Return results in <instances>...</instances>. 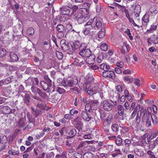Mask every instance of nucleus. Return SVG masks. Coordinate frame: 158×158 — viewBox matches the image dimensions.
I'll use <instances>...</instances> for the list:
<instances>
[{"instance_id": "nucleus-25", "label": "nucleus", "mask_w": 158, "mask_h": 158, "mask_svg": "<svg viewBox=\"0 0 158 158\" xmlns=\"http://www.w3.org/2000/svg\"><path fill=\"white\" fill-rule=\"evenodd\" d=\"M31 113L36 118L40 114L41 111L40 110H35L33 107H31Z\"/></svg>"}, {"instance_id": "nucleus-38", "label": "nucleus", "mask_w": 158, "mask_h": 158, "mask_svg": "<svg viewBox=\"0 0 158 158\" xmlns=\"http://www.w3.org/2000/svg\"><path fill=\"white\" fill-rule=\"evenodd\" d=\"M91 26H89L86 27L85 28H84L83 30V32L85 35H87L89 34L91 30Z\"/></svg>"}, {"instance_id": "nucleus-40", "label": "nucleus", "mask_w": 158, "mask_h": 158, "mask_svg": "<svg viewBox=\"0 0 158 158\" xmlns=\"http://www.w3.org/2000/svg\"><path fill=\"white\" fill-rule=\"evenodd\" d=\"M26 32L28 35H33L34 33V30L32 27H30L27 30Z\"/></svg>"}, {"instance_id": "nucleus-30", "label": "nucleus", "mask_w": 158, "mask_h": 158, "mask_svg": "<svg viewBox=\"0 0 158 158\" xmlns=\"http://www.w3.org/2000/svg\"><path fill=\"white\" fill-rule=\"evenodd\" d=\"M137 110H138V106H137L134 108V110L131 116V118H134V117L135 116L136 114L137 113V115L136 116V121L138 119V112L137 113Z\"/></svg>"}, {"instance_id": "nucleus-52", "label": "nucleus", "mask_w": 158, "mask_h": 158, "mask_svg": "<svg viewBox=\"0 0 158 158\" xmlns=\"http://www.w3.org/2000/svg\"><path fill=\"white\" fill-rule=\"evenodd\" d=\"M100 47L102 50L105 51H107L108 49V46L105 43H103L101 45Z\"/></svg>"}, {"instance_id": "nucleus-29", "label": "nucleus", "mask_w": 158, "mask_h": 158, "mask_svg": "<svg viewBox=\"0 0 158 158\" xmlns=\"http://www.w3.org/2000/svg\"><path fill=\"white\" fill-rule=\"evenodd\" d=\"M150 116L152 123L154 124H156L158 123V119L156 116L154 114H152Z\"/></svg>"}, {"instance_id": "nucleus-63", "label": "nucleus", "mask_w": 158, "mask_h": 158, "mask_svg": "<svg viewBox=\"0 0 158 158\" xmlns=\"http://www.w3.org/2000/svg\"><path fill=\"white\" fill-rule=\"evenodd\" d=\"M116 66L120 68H122L123 66V62L119 61L116 63Z\"/></svg>"}, {"instance_id": "nucleus-59", "label": "nucleus", "mask_w": 158, "mask_h": 158, "mask_svg": "<svg viewBox=\"0 0 158 158\" xmlns=\"http://www.w3.org/2000/svg\"><path fill=\"white\" fill-rule=\"evenodd\" d=\"M151 124V118H150V116H148L147 118L146 125L148 127Z\"/></svg>"}, {"instance_id": "nucleus-21", "label": "nucleus", "mask_w": 158, "mask_h": 158, "mask_svg": "<svg viewBox=\"0 0 158 158\" xmlns=\"http://www.w3.org/2000/svg\"><path fill=\"white\" fill-rule=\"evenodd\" d=\"M112 118L113 116L112 114H109L106 118L104 120V123L106 125H109L111 123Z\"/></svg>"}, {"instance_id": "nucleus-58", "label": "nucleus", "mask_w": 158, "mask_h": 158, "mask_svg": "<svg viewBox=\"0 0 158 158\" xmlns=\"http://www.w3.org/2000/svg\"><path fill=\"white\" fill-rule=\"evenodd\" d=\"M24 88L23 85H20L19 88V93H22V94L24 92L25 93V94L26 93L27 91H24Z\"/></svg>"}, {"instance_id": "nucleus-45", "label": "nucleus", "mask_w": 158, "mask_h": 158, "mask_svg": "<svg viewBox=\"0 0 158 158\" xmlns=\"http://www.w3.org/2000/svg\"><path fill=\"white\" fill-rule=\"evenodd\" d=\"M77 133V131L75 129H72L70 130L68 134L72 137L74 136Z\"/></svg>"}, {"instance_id": "nucleus-60", "label": "nucleus", "mask_w": 158, "mask_h": 158, "mask_svg": "<svg viewBox=\"0 0 158 158\" xmlns=\"http://www.w3.org/2000/svg\"><path fill=\"white\" fill-rule=\"evenodd\" d=\"M37 93L42 98H44L46 96V94L44 92H41L40 89V91H39Z\"/></svg>"}, {"instance_id": "nucleus-4", "label": "nucleus", "mask_w": 158, "mask_h": 158, "mask_svg": "<svg viewBox=\"0 0 158 158\" xmlns=\"http://www.w3.org/2000/svg\"><path fill=\"white\" fill-rule=\"evenodd\" d=\"M56 29L58 32L57 35L58 38H63L66 32L65 27L62 25L59 24L57 26Z\"/></svg>"}, {"instance_id": "nucleus-56", "label": "nucleus", "mask_w": 158, "mask_h": 158, "mask_svg": "<svg viewBox=\"0 0 158 158\" xmlns=\"http://www.w3.org/2000/svg\"><path fill=\"white\" fill-rule=\"evenodd\" d=\"M56 55L58 59H61L63 58V54L59 51H56Z\"/></svg>"}, {"instance_id": "nucleus-1", "label": "nucleus", "mask_w": 158, "mask_h": 158, "mask_svg": "<svg viewBox=\"0 0 158 158\" xmlns=\"http://www.w3.org/2000/svg\"><path fill=\"white\" fill-rule=\"evenodd\" d=\"M95 86L92 89L87 90V93L90 95H93L94 99H99L100 98L102 99L103 97V94L99 92L98 88H96Z\"/></svg>"}, {"instance_id": "nucleus-36", "label": "nucleus", "mask_w": 158, "mask_h": 158, "mask_svg": "<svg viewBox=\"0 0 158 158\" xmlns=\"http://www.w3.org/2000/svg\"><path fill=\"white\" fill-rule=\"evenodd\" d=\"M149 16L148 14L146 13L142 18V20L145 23H147L149 21Z\"/></svg>"}, {"instance_id": "nucleus-16", "label": "nucleus", "mask_w": 158, "mask_h": 158, "mask_svg": "<svg viewBox=\"0 0 158 158\" xmlns=\"http://www.w3.org/2000/svg\"><path fill=\"white\" fill-rule=\"evenodd\" d=\"M21 95L22 97H24V101L25 103L27 105L29 106L30 105V96L29 94L27 93L25 94L24 92L23 94H22Z\"/></svg>"}, {"instance_id": "nucleus-23", "label": "nucleus", "mask_w": 158, "mask_h": 158, "mask_svg": "<svg viewBox=\"0 0 158 158\" xmlns=\"http://www.w3.org/2000/svg\"><path fill=\"white\" fill-rule=\"evenodd\" d=\"M74 122L76 125L81 126L83 125V123L81 121V119L80 117L77 116L74 119Z\"/></svg>"}, {"instance_id": "nucleus-2", "label": "nucleus", "mask_w": 158, "mask_h": 158, "mask_svg": "<svg viewBox=\"0 0 158 158\" xmlns=\"http://www.w3.org/2000/svg\"><path fill=\"white\" fill-rule=\"evenodd\" d=\"M92 29L95 30H99L105 27L104 24L99 20L97 18L94 17L92 21Z\"/></svg>"}, {"instance_id": "nucleus-7", "label": "nucleus", "mask_w": 158, "mask_h": 158, "mask_svg": "<svg viewBox=\"0 0 158 158\" xmlns=\"http://www.w3.org/2000/svg\"><path fill=\"white\" fill-rule=\"evenodd\" d=\"M102 75L105 78H107L110 79H114L115 78L114 73L112 71H104L102 73Z\"/></svg>"}, {"instance_id": "nucleus-53", "label": "nucleus", "mask_w": 158, "mask_h": 158, "mask_svg": "<svg viewBox=\"0 0 158 158\" xmlns=\"http://www.w3.org/2000/svg\"><path fill=\"white\" fill-rule=\"evenodd\" d=\"M33 85H38L39 81L37 78L35 77H31Z\"/></svg>"}, {"instance_id": "nucleus-33", "label": "nucleus", "mask_w": 158, "mask_h": 158, "mask_svg": "<svg viewBox=\"0 0 158 158\" xmlns=\"http://www.w3.org/2000/svg\"><path fill=\"white\" fill-rule=\"evenodd\" d=\"M87 19V18L83 15L77 20L79 24H81L85 22L86 21Z\"/></svg>"}, {"instance_id": "nucleus-41", "label": "nucleus", "mask_w": 158, "mask_h": 158, "mask_svg": "<svg viewBox=\"0 0 158 158\" xmlns=\"http://www.w3.org/2000/svg\"><path fill=\"white\" fill-rule=\"evenodd\" d=\"M85 109L86 111H88L89 112H92L93 111V109L91 106L89 104H86L85 106Z\"/></svg>"}, {"instance_id": "nucleus-44", "label": "nucleus", "mask_w": 158, "mask_h": 158, "mask_svg": "<svg viewBox=\"0 0 158 158\" xmlns=\"http://www.w3.org/2000/svg\"><path fill=\"white\" fill-rule=\"evenodd\" d=\"M152 42L155 44H158V37L156 36L155 35H152L151 37Z\"/></svg>"}, {"instance_id": "nucleus-15", "label": "nucleus", "mask_w": 158, "mask_h": 158, "mask_svg": "<svg viewBox=\"0 0 158 158\" xmlns=\"http://www.w3.org/2000/svg\"><path fill=\"white\" fill-rule=\"evenodd\" d=\"M73 48L74 51L76 49H77L78 48H82V47H84V46L86 45L85 44H80L79 41H75L73 43Z\"/></svg>"}, {"instance_id": "nucleus-57", "label": "nucleus", "mask_w": 158, "mask_h": 158, "mask_svg": "<svg viewBox=\"0 0 158 158\" xmlns=\"http://www.w3.org/2000/svg\"><path fill=\"white\" fill-rule=\"evenodd\" d=\"M19 151H13L11 150H9L8 152V153L9 154H11L12 155H17L19 154Z\"/></svg>"}, {"instance_id": "nucleus-19", "label": "nucleus", "mask_w": 158, "mask_h": 158, "mask_svg": "<svg viewBox=\"0 0 158 158\" xmlns=\"http://www.w3.org/2000/svg\"><path fill=\"white\" fill-rule=\"evenodd\" d=\"M158 145V137L153 141H151L150 143L149 148L150 149H153L156 146Z\"/></svg>"}, {"instance_id": "nucleus-24", "label": "nucleus", "mask_w": 158, "mask_h": 158, "mask_svg": "<svg viewBox=\"0 0 158 158\" xmlns=\"http://www.w3.org/2000/svg\"><path fill=\"white\" fill-rule=\"evenodd\" d=\"M10 56L11 60L13 62L17 61L19 60L17 55L13 52H11Z\"/></svg>"}, {"instance_id": "nucleus-50", "label": "nucleus", "mask_w": 158, "mask_h": 158, "mask_svg": "<svg viewBox=\"0 0 158 158\" xmlns=\"http://www.w3.org/2000/svg\"><path fill=\"white\" fill-rule=\"evenodd\" d=\"M25 83L27 86H31L33 85L31 77H29L28 80L25 81Z\"/></svg>"}, {"instance_id": "nucleus-27", "label": "nucleus", "mask_w": 158, "mask_h": 158, "mask_svg": "<svg viewBox=\"0 0 158 158\" xmlns=\"http://www.w3.org/2000/svg\"><path fill=\"white\" fill-rule=\"evenodd\" d=\"M115 5L116 7H117L118 9H120L121 11L124 14L125 13H126V12L127 13V11L128 10H126L124 6L119 5L117 3H115Z\"/></svg>"}, {"instance_id": "nucleus-8", "label": "nucleus", "mask_w": 158, "mask_h": 158, "mask_svg": "<svg viewBox=\"0 0 158 158\" xmlns=\"http://www.w3.org/2000/svg\"><path fill=\"white\" fill-rule=\"evenodd\" d=\"M64 43L61 44V47L62 49L64 51H69V52H74L73 46L70 44L67 43H65V40H64Z\"/></svg>"}, {"instance_id": "nucleus-49", "label": "nucleus", "mask_w": 158, "mask_h": 158, "mask_svg": "<svg viewBox=\"0 0 158 158\" xmlns=\"http://www.w3.org/2000/svg\"><path fill=\"white\" fill-rule=\"evenodd\" d=\"M6 54V50L3 48H0V57L4 56Z\"/></svg>"}, {"instance_id": "nucleus-39", "label": "nucleus", "mask_w": 158, "mask_h": 158, "mask_svg": "<svg viewBox=\"0 0 158 158\" xmlns=\"http://www.w3.org/2000/svg\"><path fill=\"white\" fill-rule=\"evenodd\" d=\"M148 134L150 135V136L151 139H152L156 138L158 135V132L157 131H156V130L154 132Z\"/></svg>"}, {"instance_id": "nucleus-6", "label": "nucleus", "mask_w": 158, "mask_h": 158, "mask_svg": "<svg viewBox=\"0 0 158 158\" xmlns=\"http://www.w3.org/2000/svg\"><path fill=\"white\" fill-rule=\"evenodd\" d=\"M150 139H151V138L150 135L147 133H145L143 135H142L141 136L139 142L140 141L142 144L144 143L148 144L150 142Z\"/></svg>"}, {"instance_id": "nucleus-14", "label": "nucleus", "mask_w": 158, "mask_h": 158, "mask_svg": "<svg viewBox=\"0 0 158 158\" xmlns=\"http://www.w3.org/2000/svg\"><path fill=\"white\" fill-rule=\"evenodd\" d=\"M129 46L128 44L125 42L123 43V45L120 49L122 53L125 54L126 52L129 51Z\"/></svg>"}, {"instance_id": "nucleus-42", "label": "nucleus", "mask_w": 158, "mask_h": 158, "mask_svg": "<svg viewBox=\"0 0 158 158\" xmlns=\"http://www.w3.org/2000/svg\"><path fill=\"white\" fill-rule=\"evenodd\" d=\"M111 129L112 131L115 132H118V125L116 124H114L112 125Z\"/></svg>"}, {"instance_id": "nucleus-32", "label": "nucleus", "mask_w": 158, "mask_h": 158, "mask_svg": "<svg viewBox=\"0 0 158 158\" xmlns=\"http://www.w3.org/2000/svg\"><path fill=\"white\" fill-rule=\"evenodd\" d=\"M117 109L119 114H123L124 112V108L122 105H118L117 106Z\"/></svg>"}, {"instance_id": "nucleus-47", "label": "nucleus", "mask_w": 158, "mask_h": 158, "mask_svg": "<svg viewBox=\"0 0 158 158\" xmlns=\"http://www.w3.org/2000/svg\"><path fill=\"white\" fill-rule=\"evenodd\" d=\"M56 91L60 94H62L65 92V90L64 89L57 86L56 87Z\"/></svg>"}, {"instance_id": "nucleus-13", "label": "nucleus", "mask_w": 158, "mask_h": 158, "mask_svg": "<svg viewBox=\"0 0 158 158\" xmlns=\"http://www.w3.org/2000/svg\"><path fill=\"white\" fill-rule=\"evenodd\" d=\"M61 14L64 15H69L71 10L69 7L64 6L60 8Z\"/></svg>"}, {"instance_id": "nucleus-43", "label": "nucleus", "mask_w": 158, "mask_h": 158, "mask_svg": "<svg viewBox=\"0 0 158 158\" xmlns=\"http://www.w3.org/2000/svg\"><path fill=\"white\" fill-rule=\"evenodd\" d=\"M157 28V26L156 25H152L150 29L147 30V31L146 32H151L153 31L156 30Z\"/></svg>"}, {"instance_id": "nucleus-28", "label": "nucleus", "mask_w": 158, "mask_h": 158, "mask_svg": "<svg viewBox=\"0 0 158 158\" xmlns=\"http://www.w3.org/2000/svg\"><path fill=\"white\" fill-rule=\"evenodd\" d=\"M25 120L24 118H19L18 122V126L19 127H23L25 125Z\"/></svg>"}, {"instance_id": "nucleus-26", "label": "nucleus", "mask_w": 158, "mask_h": 158, "mask_svg": "<svg viewBox=\"0 0 158 158\" xmlns=\"http://www.w3.org/2000/svg\"><path fill=\"white\" fill-rule=\"evenodd\" d=\"M105 27L100 29V30L98 32V37L100 38H103L105 36Z\"/></svg>"}, {"instance_id": "nucleus-18", "label": "nucleus", "mask_w": 158, "mask_h": 158, "mask_svg": "<svg viewBox=\"0 0 158 158\" xmlns=\"http://www.w3.org/2000/svg\"><path fill=\"white\" fill-rule=\"evenodd\" d=\"M95 56L94 54H91L86 59V61L89 64H94L95 61Z\"/></svg>"}, {"instance_id": "nucleus-12", "label": "nucleus", "mask_w": 158, "mask_h": 158, "mask_svg": "<svg viewBox=\"0 0 158 158\" xmlns=\"http://www.w3.org/2000/svg\"><path fill=\"white\" fill-rule=\"evenodd\" d=\"M123 80L124 81L127 83H132V81L134 82V84H135L137 86H138V79L130 78L128 76H126L124 77Z\"/></svg>"}, {"instance_id": "nucleus-62", "label": "nucleus", "mask_w": 158, "mask_h": 158, "mask_svg": "<svg viewBox=\"0 0 158 158\" xmlns=\"http://www.w3.org/2000/svg\"><path fill=\"white\" fill-rule=\"evenodd\" d=\"M106 116V113L105 112H102L100 114V118L101 119L103 120H104Z\"/></svg>"}, {"instance_id": "nucleus-17", "label": "nucleus", "mask_w": 158, "mask_h": 158, "mask_svg": "<svg viewBox=\"0 0 158 158\" xmlns=\"http://www.w3.org/2000/svg\"><path fill=\"white\" fill-rule=\"evenodd\" d=\"M141 108L140 118L142 119V122L145 120L147 114L146 109H144L143 106H141Z\"/></svg>"}, {"instance_id": "nucleus-20", "label": "nucleus", "mask_w": 158, "mask_h": 158, "mask_svg": "<svg viewBox=\"0 0 158 158\" xmlns=\"http://www.w3.org/2000/svg\"><path fill=\"white\" fill-rule=\"evenodd\" d=\"M95 100H91L90 102V105L93 110L96 109L97 108L98 102L97 101L98 99H95Z\"/></svg>"}, {"instance_id": "nucleus-55", "label": "nucleus", "mask_w": 158, "mask_h": 158, "mask_svg": "<svg viewBox=\"0 0 158 158\" xmlns=\"http://www.w3.org/2000/svg\"><path fill=\"white\" fill-rule=\"evenodd\" d=\"M130 145L125 144V148L123 149L122 151L124 152L127 153L129 150V146Z\"/></svg>"}, {"instance_id": "nucleus-51", "label": "nucleus", "mask_w": 158, "mask_h": 158, "mask_svg": "<svg viewBox=\"0 0 158 158\" xmlns=\"http://www.w3.org/2000/svg\"><path fill=\"white\" fill-rule=\"evenodd\" d=\"M121 154V152L120 150L119 149H117L114 150V152L112 154V156L113 157H114L118 155Z\"/></svg>"}, {"instance_id": "nucleus-34", "label": "nucleus", "mask_w": 158, "mask_h": 158, "mask_svg": "<svg viewBox=\"0 0 158 158\" xmlns=\"http://www.w3.org/2000/svg\"><path fill=\"white\" fill-rule=\"evenodd\" d=\"M37 107L41 110H44L46 107V105L42 102H38L37 105Z\"/></svg>"}, {"instance_id": "nucleus-46", "label": "nucleus", "mask_w": 158, "mask_h": 158, "mask_svg": "<svg viewBox=\"0 0 158 158\" xmlns=\"http://www.w3.org/2000/svg\"><path fill=\"white\" fill-rule=\"evenodd\" d=\"M8 141V139L7 137L5 135L2 136V138H1V143L5 144L7 143Z\"/></svg>"}, {"instance_id": "nucleus-48", "label": "nucleus", "mask_w": 158, "mask_h": 158, "mask_svg": "<svg viewBox=\"0 0 158 158\" xmlns=\"http://www.w3.org/2000/svg\"><path fill=\"white\" fill-rule=\"evenodd\" d=\"M82 15H83L81 13L76 12L74 14L73 18L77 20Z\"/></svg>"}, {"instance_id": "nucleus-10", "label": "nucleus", "mask_w": 158, "mask_h": 158, "mask_svg": "<svg viewBox=\"0 0 158 158\" xmlns=\"http://www.w3.org/2000/svg\"><path fill=\"white\" fill-rule=\"evenodd\" d=\"M40 84L43 88L44 90L47 93H49L50 91L51 90L52 88L51 86L47 83V82L44 81H42L40 82Z\"/></svg>"}, {"instance_id": "nucleus-37", "label": "nucleus", "mask_w": 158, "mask_h": 158, "mask_svg": "<svg viewBox=\"0 0 158 158\" xmlns=\"http://www.w3.org/2000/svg\"><path fill=\"white\" fill-rule=\"evenodd\" d=\"M36 85H33L31 87V90L32 92L34 94H37L40 91V89L37 88L36 86Z\"/></svg>"}, {"instance_id": "nucleus-54", "label": "nucleus", "mask_w": 158, "mask_h": 158, "mask_svg": "<svg viewBox=\"0 0 158 158\" xmlns=\"http://www.w3.org/2000/svg\"><path fill=\"white\" fill-rule=\"evenodd\" d=\"M29 121L32 123L34 125H35V118L32 117V116L29 115L27 117Z\"/></svg>"}, {"instance_id": "nucleus-9", "label": "nucleus", "mask_w": 158, "mask_h": 158, "mask_svg": "<svg viewBox=\"0 0 158 158\" xmlns=\"http://www.w3.org/2000/svg\"><path fill=\"white\" fill-rule=\"evenodd\" d=\"M102 104L103 109L108 111H110L113 106L112 104L107 100H104Z\"/></svg>"}, {"instance_id": "nucleus-5", "label": "nucleus", "mask_w": 158, "mask_h": 158, "mask_svg": "<svg viewBox=\"0 0 158 158\" xmlns=\"http://www.w3.org/2000/svg\"><path fill=\"white\" fill-rule=\"evenodd\" d=\"M85 46L82 48H80V55L82 57H87L92 54V52L88 48H86Z\"/></svg>"}, {"instance_id": "nucleus-22", "label": "nucleus", "mask_w": 158, "mask_h": 158, "mask_svg": "<svg viewBox=\"0 0 158 158\" xmlns=\"http://www.w3.org/2000/svg\"><path fill=\"white\" fill-rule=\"evenodd\" d=\"M1 110L2 113L4 114H9L11 112L10 109L7 106H4L2 107Z\"/></svg>"}, {"instance_id": "nucleus-3", "label": "nucleus", "mask_w": 158, "mask_h": 158, "mask_svg": "<svg viewBox=\"0 0 158 158\" xmlns=\"http://www.w3.org/2000/svg\"><path fill=\"white\" fill-rule=\"evenodd\" d=\"M78 83V80L76 78H73L70 80H63L61 82V84L64 87H73L76 85Z\"/></svg>"}, {"instance_id": "nucleus-61", "label": "nucleus", "mask_w": 158, "mask_h": 158, "mask_svg": "<svg viewBox=\"0 0 158 158\" xmlns=\"http://www.w3.org/2000/svg\"><path fill=\"white\" fill-rule=\"evenodd\" d=\"M122 142V140L120 138H118L115 140V143L117 145H120Z\"/></svg>"}, {"instance_id": "nucleus-64", "label": "nucleus", "mask_w": 158, "mask_h": 158, "mask_svg": "<svg viewBox=\"0 0 158 158\" xmlns=\"http://www.w3.org/2000/svg\"><path fill=\"white\" fill-rule=\"evenodd\" d=\"M117 90L119 92H121L122 90V86L120 85H118L116 87Z\"/></svg>"}, {"instance_id": "nucleus-31", "label": "nucleus", "mask_w": 158, "mask_h": 158, "mask_svg": "<svg viewBox=\"0 0 158 158\" xmlns=\"http://www.w3.org/2000/svg\"><path fill=\"white\" fill-rule=\"evenodd\" d=\"M100 69H103L104 71H106L110 69V67L109 65H106V64H102L100 66Z\"/></svg>"}, {"instance_id": "nucleus-11", "label": "nucleus", "mask_w": 158, "mask_h": 158, "mask_svg": "<svg viewBox=\"0 0 158 158\" xmlns=\"http://www.w3.org/2000/svg\"><path fill=\"white\" fill-rule=\"evenodd\" d=\"M81 116L84 120L89 121L92 118L90 114L87 113L86 111H82Z\"/></svg>"}, {"instance_id": "nucleus-35", "label": "nucleus", "mask_w": 158, "mask_h": 158, "mask_svg": "<svg viewBox=\"0 0 158 158\" xmlns=\"http://www.w3.org/2000/svg\"><path fill=\"white\" fill-rule=\"evenodd\" d=\"M103 59V55L102 53L98 54V56L96 59L97 62L98 63H100Z\"/></svg>"}]
</instances>
